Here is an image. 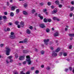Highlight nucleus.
I'll return each mask as SVG.
<instances>
[{
	"label": "nucleus",
	"instance_id": "6ab92c4d",
	"mask_svg": "<svg viewBox=\"0 0 74 74\" xmlns=\"http://www.w3.org/2000/svg\"><path fill=\"white\" fill-rule=\"evenodd\" d=\"M55 3L57 5H59V1H56L55 2Z\"/></svg>",
	"mask_w": 74,
	"mask_h": 74
},
{
	"label": "nucleus",
	"instance_id": "5701e85b",
	"mask_svg": "<svg viewBox=\"0 0 74 74\" xmlns=\"http://www.w3.org/2000/svg\"><path fill=\"white\" fill-rule=\"evenodd\" d=\"M48 21V19H47L46 18H45L44 19V22H47Z\"/></svg>",
	"mask_w": 74,
	"mask_h": 74
},
{
	"label": "nucleus",
	"instance_id": "423d86ee",
	"mask_svg": "<svg viewBox=\"0 0 74 74\" xmlns=\"http://www.w3.org/2000/svg\"><path fill=\"white\" fill-rule=\"evenodd\" d=\"M49 39H47L46 40H44V41L45 45H47L48 44V42H49Z\"/></svg>",
	"mask_w": 74,
	"mask_h": 74
},
{
	"label": "nucleus",
	"instance_id": "052dcab7",
	"mask_svg": "<svg viewBox=\"0 0 74 74\" xmlns=\"http://www.w3.org/2000/svg\"><path fill=\"white\" fill-rule=\"evenodd\" d=\"M34 50L35 51H36V52H37V51H38V50L37 49H35Z\"/></svg>",
	"mask_w": 74,
	"mask_h": 74
},
{
	"label": "nucleus",
	"instance_id": "37998d69",
	"mask_svg": "<svg viewBox=\"0 0 74 74\" xmlns=\"http://www.w3.org/2000/svg\"><path fill=\"white\" fill-rule=\"evenodd\" d=\"M51 4V3L50 2H48V5H50Z\"/></svg>",
	"mask_w": 74,
	"mask_h": 74
},
{
	"label": "nucleus",
	"instance_id": "4d7b16f0",
	"mask_svg": "<svg viewBox=\"0 0 74 74\" xmlns=\"http://www.w3.org/2000/svg\"><path fill=\"white\" fill-rule=\"evenodd\" d=\"M41 68H44V66L43 65H42L41 66Z\"/></svg>",
	"mask_w": 74,
	"mask_h": 74
},
{
	"label": "nucleus",
	"instance_id": "ea45409f",
	"mask_svg": "<svg viewBox=\"0 0 74 74\" xmlns=\"http://www.w3.org/2000/svg\"><path fill=\"white\" fill-rule=\"evenodd\" d=\"M63 53L62 52H61L59 53V56H62V54Z\"/></svg>",
	"mask_w": 74,
	"mask_h": 74
},
{
	"label": "nucleus",
	"instance_id": "8fccbe9b",
	"mask_svg": "<svg viewBox=\"0 0 74 74\" xmlns=\"http://www.w3.org/2000/svg\"><path fill=\"white\" fill-rule=\"evenodd\" d=\"M30 29H31V30L33 29V27L31 26L29 27Z\"/></svg>",
	"mask_w": 74,
	"mask_h": 74
},
{
	"label": "nucleus",
	"instance_id": "f704fd0d",
	"mask_svg": "<svg viewBox=\"0 0 74 74\" xmlns=\"http://www.w3.org/2000/svg\"><path fill=\"white\" fill-rule=\"evenodd\" d=\"M74 7H72L71 8V11H73V10H74Z\"/></svg>",
	"mask_w": 74,
	"mask_h": 74
},
{
	"label": "nucleus",
	"instance_id": "393cba45",
	"mask_svg": "<svg viewBox=\"0 0 74 74\" xmlns=\"http://www.w3.org/2000/svg\"><path fill=\"white\" fill-rule=\"evenodd\" d=\"M63 55L64 56H66L67 55V53L64 52L63 53Z\"/></svg>",
	"mask_w": 74,
	"mask_h": 74
},
{
	"label": "nucleus",
	"instance_id": "a18cd8bd",
	"mask_svg": "<svg viewBox=\"0 0 74 74\" xmlns=\"http://www.w3.org/2000/svg\"><path fill=\"white\" fill-rule=\"evenodd\" d=\"M3 18L5 19H7V17H6V16H3Z\"/></svg>",
	"mask_w": 74,
	"mask_h": 74
},
{
	"label": "nucleus",
	"instance_id": "412c9836",
	"mask_svg": "<svg viewBox=\"0 0 74 74\" xmlns=\"http://www.w3.org/2000/svg\"><path fill=\"white\" fill-rule=\"evenodd\" d=\"M19 23V22L18 21H16L15 22V25H18Z\"/></svg>",
	"mask_w": 74,
	"mask_h": 74
},
{
	"label": "nucleus",
	"instance_id": "dca6fc26",
	"mask_svg": "<svg viewBox=\"0 0 74 74\" xmlns=\"http://www.w3.org/2000/svg\"><path fill=\"white\" fill-rule=\"evenodd\" d=\"M26 32L27 34H30V33H31V32H30V31L29 29H27Z\"/></svg>",
	"mask_w": 74,
	"mask_h": 74
},
{
	"label": "nucleus",
	"instance_id": "13d9d810",
	"mask_svg": "<svg viewBox=\"0 0 74 74\" xmlns=\"http://www.w3.org/2000/svg\"><path fill=\"white\" fill-rule=\"evenodd\" d=\"M7 5H10V3H9V2H7Z\"/></svg>",
	"mask_w": 74,
	"mask_h": 74
},
{
	"label": "nucleus",
	"instance_id": "7c9ffc66",
	"mask_svg": "<svg viewBox=\"0 0 74 74\" xmlns=\"http://www.w3.org/2000/svg\"><path fill=\"white\" fill-rule=\"evenodd\" d=\"M46 31L47 32V33H48V32H49V31H50V29H49L48 28H47L46 29Z\"/></svg>",
	"mask_w": 74,
	"mask_h": 74
},
{
	"label": "nucleus",
	"instance_id": "f257e3e1",
	"mask_svg": "<svg viewBox=\"0 0 74 74\" xmlns=\"http://www.w3.org/2000/svg\"><path fill=\"white\" fill-rule=\"evenodd\" d=\"M27 59L26 61H25L24 62H23V64H26L27 62H28V64H30L31 63H32V61L30 60V56H26Z\"/></svg>",
	"mask_w": 74,
	"mask_h": 74
},
{
	"label": "nucleus",
	"instance_id": "bf43d9fd",
	"mask_svg": "<svg viewBox=\"0 0 74 74\" xmlns=\"http://www.w3.org/2000/svg\"><path fill=\"white\" fill-rule=\"evenodd\" d=\"M44 12H45V11H47V9H45L43 10Z\"/></svg>",
	"mask_w": 74,
	"mask_h": 74
},
{
	"label": "nucleus",
	"instance_id": "5fc2aeb1",
	"mask_svg": "<svg viewBox=\"0 0 74 74\" xmlns=\"http://www.w3.org/2000/svg\"><path fill=\"white\" fill-rule=\"evenodd\" d=\"M50 49H52V50L53 49V48L52 46L50 47Z\"/></svg>",
	"mask_w": 74,
	"mask_h": 74
},
{
	"label": "nucleus",
	"instance_id": "774afa93",
	"mask_svg": "<svg viewBox=\"0 0 74 74\" xmlns=\"http://www.w3.org/2000/svg\"><path fill=\"white\" fill-rule=\"evenodd\" d=\"M72 72L74 74V67L73 68V69L72 71Z\"/></svg>",
	"mask_w": 74,
	"mask_h": 74
},
{
	"label": "nucleus",
	"instance_id": "aec40b11",
	"mask_svg": "<svg viewBox=\"0 0 74 74\" xmlns=\"http://www.w3.org/2000/svg\"><path fill=\"white\" fill-rule=\"evenodd\" d=\"M23 14L24 15H27V12H26L25 11H23Z\"/></svg>",
	"mask_w": 74,
	"mask_h": 74
},
{
	"label": "nucleus",
	"instance_id": "2f4dec72",
	"mask_svg": "<svg viewBox=\"0 0 74 74\" xmlns=\"http://www.w3.org/2000/svg\"><path fill=\"white\" fill-rule=\"evenodd\" d=\"M35 12H36V10H35L34 9H33L32 10V14H33Z\"/></svg>",
	"mask_w": 74,
	"mask_h": 74
},
{
	"label": "nucleus",
	"instance_id": "c756f323",
	"mask_svg": "<svg viewBox=\"0 0 74 74\" xmlns=\"http://www.w3.org/2000/svg\"><path fill=\"white\" fill-rule=\"evenodd\" d=\"M39 71L37 70L35 72V73H36V74H38V73H39Z\"/></svg>",
	"mask_w": 74,
	"mask_h": 74
},
{
	"label": "nucleus",
	"instance_id": "72a5a7b5",
	"mask_svg": "<svg viewBox=\"0 0 74 74\" xmlns=\"http://www.w3.org/2000/svg\"><path fill=\"white\" fill-rule=\"evenodd\" d=\"M53 20H56L57 19V17H53Z\"/></svg>",
	"mask_w": 74,
	"mask_h": 74
},
{
	"label": "nucleus",
	"instance_id": "9d476101",
	"mask_svg": "<svg viewBox=\"0 0 74 74\" xmlns=\"http://www.w3.org/2000/svg\"><path fill=\"white\" fill-rule=\"evenodd\" d=\"M15 8H17V7L16 6H12L11 8V10L12 11H14Z\"/></svg>",
	"mask_w": 74,
	"mask_h": 74
},
{
	"label": "nucleus",
	"instance_id": "f03ea898",
	"mask_svg": "<svg viewBox=\"0 0 74 74\" xmlns=\"http://www.w3.org/2000/svg\"><path fill=\"white\" fill-rule=\"evenodd\" d=\"M6 55H10V51H11V50H10V49L9 48V47H6Z\"/></svg>",
	"mask_w": 74,
	"mask_h": 74
},
{
	"label": "nucleus",
	"instance_id": "69168bd1",
	"mask_svg": "<svg viewBox=\"0 0 74 74\" xmlns=\"http://www.w3.org/2000/svg\"><path fill=\"white\" fill-rule=\"evenodd\" d=\"M51 8L52 9H53V8H54V6L53 5H52V6H51Z\"/></svg>",
	"mask_w": 74,
	"mask_h": 74
},
{
	"label": "nucleus",
	"instance_id": "79ce46f5",
	"mask_svg": "<svg viewBox=\"0 0 74 74\" xmlns=\"http://www.w3.org/2000/svg\"><path fill=\"white\" fill-rule=\"evenodd\" d=\"M21 27V25H17V27L18 28H20Z\"/></svg>",
	"mask_w": 74,
	"mask_h": 74
},
{
	"label": "nucleus",
	"instance_id": "58836bf2",
	"mask_svg": "<svg viewBox=\"0 0 74 74\" xmlns=\"http://www.w3.org/2000/svg\"><path fill=\"white\" fill-rule=\"evenodd\" d=\"M59 8H62V4L59 5Z\"/></svg>",
	"mask_w": 74,
	"mask_h": 74
},
{
	"label": "nucleus",
	"instance_id": "0e129e2a",
	"mask_svg": "<svg viewBox=\"0 0 74 74\" xmlns=\"http://www.w3.org/2000/svg\"><path fill=\"white\" fill-rule=\"evenodd\" d=\"M26 74H30V72H26Z\"/></svg>",
	"mask_w": 74,
	"mask_h": 74
},
{
	"label": "nucleus",
	"instance_id": "a19ab883",
	"mask_svg": "<svg viewBox=\"0 0 74 74\" xmlns=\"http://www.w3.org/2000/svg\"><path fill=\"white\" fill-rule=\"evenodd\" d=\"M20 74H25V73H23V71H22L21 72Z\"/></svg>",
	"mask_w": 74,
	"mask_h": 74
},
{
	"label": "nucleus",
	"instance_id": "f8f14e48",
	"mask_svg": "<svg viewBox=\"0 0 74 74\" xmlns=\"http://www.w3.org/2000/svg\"><path fill=\"white\" fill-rule=\"evenodd\" d=\"M54 36L55 37L56 36H59V32H56L55 34H54Z\"/></svg>",
	"mask_w": 74,
	"mask_h": 74
},
{
	"label": "nucleus",
	"instance_id": "49530a36",
	"mask_svg": "<svg viewBox=\"0 0 74 74\" xmlns=\"http://www.w3.org/2000/svg\"><path fill=\"white\" fill-rule=\"evenodd\" d=\"M56 21H60V19H59V18H57V19H56Z\"/></svg>",
	"mask_w": 74,
	"mask_h": 74
},
{
	"label": "nucleus",
	"instance_id": "de8ad7c7",
	"mask_svg": "<svg viewBox=\"0 0 74 74\" xmlns=\"http://www.w3.org/2000/svg\"><path fill=\"white\" fill-rule=\"evenodd\" d=\"M65 71L66 72H67L69 71V69H65Z\"/></svg>",
	"mask_w": 74,
	"mask_h": 74
},
{
	"label": "nucleus",
	"instance_id": "e433bc0d",
	"mask_svg": "<svg viewBox=\"0 0 74 74\" xmlns=\"http://www.w3.org/2000/svg\"><path fill=\"white\" fill-rule=\"evenodd\" d=\"M73 16V13H70L69 14V16L70 17H72V16Z\"/></svg>",
	"mask_w": 74,
	"mask_h": 74
},
{
	"label": "nucleus",
	"instance_id": "2eb2a0df",
	"mask_svg": "<svg viewBox=\"0 0 74 74\" xmlns=\"http://www.w3.org/2000/svg\"><path fill=\"white\" fill-rule=\"evenodd\" d=\"M23 53H27L28 52H29V51L27 50H24L23 51Z\"/></svg>",
	"mask_w": 74,
	"mask_h": 74
},
{
	"label": "nucleus",
	"instance_id": "0eeeda50",
	"mask_svg": "<svg viewBox=\"0 0 74 74\" xmlns=\"http://www.w3.org/2000/svg\"><path fill=\"white\" fill-rule=\"evenodd\" d=\"M58 54L57 53H55V51H53V54H52V56L53 57H55V56H56Z\"/></svg>",
	"mask_w": 74,
	"mask_h": 74
},
{
	"label": "nucleus",
	"instance_id": "864d4df0",
	"mask_svg": "<svg viewBox=\"0 0 74 74\" xmlns=\"http://www.w3.org/2000/svg\"><path fill=\"white\" fill-rule=\"evenodd\" d=\"M71 48H72V46L71 45H70L69 46V49H71Z\"/></svg>",
	"mask_w": 74,
	"mask_h": 74
},
{
	"label": "nucleus",
	"instance_id": "09e8293b",
	"mask_svg": "<svg viewBox=\"0 0 74 74\" xmlns=\"http://www.w3.org/2000/svg\"><path fill=\"white\" fill-rule=\"evenodd\" d=\"M7 31H9L10 30V29L9 28H7Z\"/></svg>",
	"mask_w": 74,
	"mask_h": 74
},
{
	"label": "nucleus",
	"instance_id": "e2e57ef3",
	"mask_svg": "<svg viewBox=\"0 0 74 74\" xmlns=\"http://www.w3.org/2000/svg\"><path fill=\"white\" fill-rule=\"evenodd\" d=\"M4 15H7V12H4Z\"/></svg>",
	"mask_w": 74,
	"mask_h": 74
},
{
	"label": "nucleus",
	"instance_id": "20e7f679",
	"mask_svg": "<svg viewBox=\"0 0 74 74\" xmlns=\"http://www.w3.org/2000/svg\"><path fill=\"white\" fill-rule=\"evenodd\" d=\"M25 59V56H20L19 57V60H22Z\"/></svg>",
	"mask_w": 74,
	"mask_h": 74
},
{
	"label": "nucleus",
	"instance_id": "3c124183",
	"mask_svg": "<svg viewBox=\"0 0 74 74\" xmlns=\"http://www.w3.org/2000/svg\"><path fill=\"white\" fill-rule=\"evenodd\" d=\"M24 7H27V4H25L24 5Z\"/></svg>",
	"mask_w": 74,
	"mask_h": 74
},
{
	"label": "nucleus",
	"instance_id": "603ef678",
	"mask_svg": "<svg viewBox=\"0 0 74 74\" xmlns=\"http://www.w3.org/2000/svg\"><path fill=\"white\" fill-rule=\"evenodd\" d=\"M69 69L70 71H71L72 70V68L71 67H70L69 68Z\"/></svg>",
	"mask_w": 74,
	"mask_h": 74
},
{
	"label": "nucleus",
	"instance_id": "ddd939ff",
	"mask_svg": "<svg viewBox=\"0 0 74 74\" xmlns=\"http://www.w3.org/2000/svg\"><path fill=\"white\" fill-rule=\"evenodd\" d=\"M60 48H58L56 50V52H58L59 51H60Z\"/></svg>",
	"mask_w": 74,
	"mask_h": 74
},
{
	"label": "nucleus",
	"instance_id": "9b49d317",
	"mask_svg": "<svg viewBox=\"0 0 74 74\" xmlns=\"http://www.w3.org/2000/svg\"><path fill=\"white\" fill-rule=\"evenodd\" d=\"M24 22L23 21H21L20 23V25L21 27H23L24 25Z\"/></svg>",
	"mask_w": 74,
	"mask_h": 74
},
{
	"label": "nucleus",
	"instance_id": "bb28decb",
	"mask_svg": "<svg viewBox=\"0 0 74 74\" xmlns=\"http://www.w3.org/2000/svg\"><path fill=\"white\" fill-rule=\"evenodd\" d=\"M66 27H66L65 29V31H67V30H68V29H67V28H69V27L68 26H66Z\"/></svg>",
	"mask_w": 74,
	"mask_h": 74
},
{
	"label": "nucleus",
	"instance_id": "1a4fd4ad",
	"mask_svg": "<svg viewBox=\"0 0 74 74\" xmlns=\"http://www.w3.org/2000/svg\"><path fill=\"white\" fill-rule=\"evenodd\" d=\"M39 26L40 27H41L42 28H44V27H45V25H44V24H40V25Z\"/></svg>",
	"mask_w": 74,
	"mask_h": 74
},
{
	"label": "nucleus",
	"instance_id": "a211bd4d",
	"mask_svg": "<svg viewBox=\"0 0 74 74\" xmlns=\"http://www.w3.org/2000/svg\"><path fill=\"white\" fill-rule=\"evenodd\" d=\"M12 58H13V57H12V56H9L7 58L8 59H12Z\"/></svg>",
	"mask_w": 74,
	"mask_h": 74
},
{
	"label": "nucleus",
	"instance_id": "4468645a",
	"mask_svg": "<svg viewBox=\"0 0 74 74\" xmlns=\"http://www.w3.org/2000/svg\"><path fill=\"white\" fill-rule=\"evenodd\" d=\"M38 16L40 18V19H43V16H41V14H39L38 15Z\"/></svg>",
	"mask_w": 74,
	"mask_h": 74
},
{
	"label": "nucleus",
	"instance_id": "a878e982",
	"mask_svg": "<svg viewBox=\"0 0 74 74\" xmlns=\"http://www.w3.org/2000/svg\"><path fill=\"white\" fill-rule=\"evenodd\" d=\"M46 69L47 70H49L51 69V68L49 67V66H47L46 68Z\"/></svg>",
	"mask_w": 74,
	"mask_h": 74
},
{
	"label": "nucleus",
	"instance_id": "680f3d73",
	"mask_svg": "<svg viewBox=\"0 0 74 74\" xmlns=\"http://www.w3.org/2000/svg\"><path fill=\"white\" fill-rule=\"evenodd\" d=\"M34 67H33L31 68V70H34Z\"/></svg>",
	"mask_w": 74,
	"mask_h": 74
},
{
	"label": "nucleus",
	"instance_id": "b1692460",
	"mask_svg": "<svg viewBox=\"0 0 74 74\" xmlns=\"http://www.w3.org/2000/svg\"><path fill=\"white\" fill-rule=\"evenodd\" d=\"M19 9H17L16 10V14H18V13H19Z\"/></svg>",
	"mask_w": 74,
	"mask_h": 74
},
{
	"label": "nucleus",
	"instance_id": "4c0bfd02",
	"mask_svg": "<svg viewBox=\"0 0 74 74\" xmlns=\"http://www.w3.org/2000/svg\"><path fill=\"white\" fill-rule=\"evenodd\" d=\"M44 51H41V53L42 55H43V54H44Z\"/></svg>",
	"mask_w": 74,
	"mask_h": 74
},
{
	"label": "nucleus",
	"instance_id": "c9c22d12",
	"mask_svg": "<svg viewBox=\"0 0 74 74\" xmlns=\"http://www.w3.org/2000/svg\"><path fill=\"white\" fill-rule=\"evenodd\" d=\"M51 19H47V22H51Z\"/></svg>",
	"mask_w": 74,
	"mask_h": 74
},
{
	"label": "nucleus",
	"instance_id": "7ed1b4c3",
	"mask_svg": "<svg viewBox=\"0 0 74 74\" xmlns=\"http://www.w3.org/2000/svg\"><path fill=\"white\" fill-rule=\"evenodd\" d=\"M10 34L11 35L10 36V38H11L12 39L15 38V36L14 35V33L11 32Z\"/></svg>",
	"mask_w": 74,
	"mask_h": 74
},
{
	"label": "nucleus",
	"instance_id": "c03bdc74",
	"mask_svg": "<svg viewBox=\"0 0 74 74\" xmlns=\"http://www.w3.org/2000/svg\"><path fill=\"white\" fill-rule=\"evenodd\" d=\"M71 4L72 5H74V1H72L71 2Z\"/></svg>",
	"mask_w": 74,
	"mask_h": 74
},
{
	"label": "nucleus",
	"instance_id": "f3484780",
	"mask_svg": "<svg viewBox=\"0 0 74 74\" xmlns=\"http://www.w3.org/2000/svg\"><path fill=\"white\" fill-rule=\"evenodd\" d=\"M69 36L70 37H74V34H69Z\"/></svg>",
	"mask_w": 74,
	"mask_h": 74
},
{
	"label": "nucleus",
	"instance_id": "39448f33",
	"mask_svg": "<svg viewBox=\"0 0 74 74\" xmlns=\"http://www.w3.org/2000/svg\"><path fill=\"white\" fill-rule=\"evenodd\" d=\"M27 39L25 38L24 40H22L21 41H20L19 42V43H25V42H27Z\"/></svg>",
	"mask_w": 74,
	"mask_h": 74
},
{
	"label": "nucleus",
	"instance_id": "473e14b6",
	"mask_svg": "<svg viewBox=\"0 0 74 74\" xmlns=\"http://www.w3.org/2000/svg\"><path fill=\"white\" fill-rule=\"evenodd\" d=\"M15 58L16 59H17V58H18V54H15Z\"/></svg>",
	"mask_w": 74,
	"mask_h": 74
},
{
	"label": "nucleus",
	"instance_id": "c85d7f7f",
	"mask_svg": "<svg viewBox=\"0 0 74 74\" xmlns=\"http://www.w3.org/2000/svg\"><path fill=\"white\" fill-rule=\"evenodd\" d=\"M57 9L56 8L53 11L54 13H56L57 12Z\"/></svg>",
	"mask_w": 74,
	"mask_h": 74
},
{
	"label": "nucleus",
	"instance_id": "cd10ccee",
	"mask_svg": "<svg viewBox=\"0 0 74 74\" xmlns=\"http://www.w3.org/2000/svg\"><path fill=\"white\" fill-rule=\"evenodd\" d=\"M5 45H4V44H1L0 45V47H4V46Z\"/></svg>",
	"mask_w": 74,
	"mask_h": 74
},
{
	"label": "nucleus",
	"instance_id": "6e6d98bb",
	"mask_svg": "<svg viewBox=\"0 0 74 74\" xmlns=\"http://www.w3.org/2000/svg\"><path fill=\"white\" fill-rule=\"evenodd\" d=\"M9 25H10V26H11V25H12V23H10L9 24Z\"/></svg>",
	"mask_w": 74,
	"mask_h": 74
},
{
	"label": "nucleus",
	"instance_id": "6e6552de",
	"mask_svg": "<svg viewBox=\"0 0 74 74\" xmlns=\"http://www.w3.org/2000/svg\"><path fill=\"white\" fill-rule=\"evenodd\" d=\"M10 63H12V62H13V60L11 59L10 60V61H9V60H6V62L7 63V64L10 63Z\"/></svg>",
	"mask_w": 74,
	"mask_h": 74
},
{
	"label": "nucleus",
	"instance_id": "338daca9",
	"mask_svg": "<svg viewBox=\"0 0 74 74\" xmlns=\"http://www.w3.org/2000/svg\"><path fill=\"white\" fill-rule=\"evenodd\" d=\"M14 74H18V73L17 72H14Z\"/></svg>",
	"mask_w": 74,
	"mask_h": 74
},
{
	"label": "nucleus",
	"instance_id": "4be33fe9",
	"mask_svg": "<svg viewBox=\"0 0 74 74\" xmlns=\"http://www.w3.org/2000/svg\"><path fill=\"white\" fill-rule=\"evenodd\" d=\"M10 15L11 16H14V13L12 12H10Z\"/></svg>",
	"mask_w": 74,
	"mask_h": 74
}]
</instances>
